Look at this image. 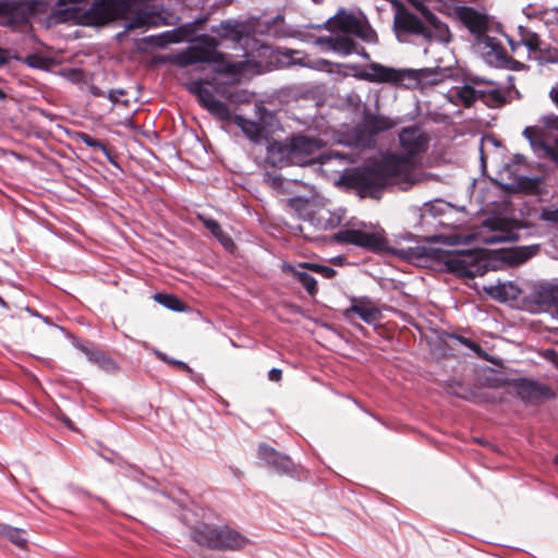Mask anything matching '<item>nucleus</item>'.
<instances>
[{
	"mask_svg": "<svg viewBox=\"0 0 558 558\" xmlns=\"http://www.w3.org/2000/svg\"><path fill=\"white\" fill-rule=\"evenodd\" d=\"M154 299L165 307L173 312H183L185 308L184 303L177 296L168 293H156Z\"/></svg>",
	"mask_w": 558,
	"mask_h": 558,
	"instance_id": "obj_34",
	"label": "nucleus"
},
{
	"mask_svg": "<svg viewBox=\"0 0 558 558\" xmlns=\"http://www.w3.org/2000/svg\"><path fill=\"white\" fill-rule=\"evenodd\" d=\"M451 338L456 339L457 341H459L462 345L466 347L468 349L472 350L473 352H475L477 355H482V353L484 352L483 349L481 348V345L476 342H474L473 340L469 339V338H465L463 336H460V335H450Z\"/></svg>",
	"mask_w": 558,
	"mask_h": 558,
	"instance_id": "obj_37",
	"label": "nucleus"
},
{
	"mask_svg": "<svg viewBox=\"0 0 558 558\" xmlns=\"http://www.w3.org/2000/svg\"><path fill=\"white\" fill-rule=\"evenodd\" d=\"M324 26L331 34L316 38L315 44L323 51H332L340 56L359 53V45L353 37L367 43H375L377 39L375 31L362 13L348 12L344 9L329 17Z\"/></svg>",
	"mask_w": 558,
	"mask_h": 558,
	"instance_id": "obj_3",
	"label": "nucleus"
},
{
	"mask_svg": "<svg viewBox=\"0 0 558 558\" xmlns=\"http://www.w3.org/2000/svg\"><path fill=\"white\" fill-rule=\"evenodd\" d=\"M539 245L518 246L510 252V260L514 264H522L536 255Z\"/></svg>",
	"mask_w": 558,
	"mask_h": 558,
	"instance_id": "obj_32",
	"label": "nucleus"
},
{
	"mask_svg": "<svg viewBox=\"0 0 558 558\" xmlns=\"http://www.w3.org/2000/svg\"><path fill=\"white\" fill-rule=\"evenodd\" d=\"M395 25L399 31L404 33L421 35L426 38L432 37V33L425 24L416 15L409 12L397 14Z\"/></svg>",
	"mask_w": 558,
	"mask_h": 558,
	"instance_id": "obj_19",
	"label": "nucleus"
},
{
	"mask_svg": "<svg viewBox=\"0 0 558 558\" xmlns=\"http://www.w3.org/2000/svg\"><path fill=\"white\" fill-rule=\"evenodd\" d=\"M90 362L96 364L102 371L110 374H113L119 369V365L117 364V362L107 354H105L104 352H101L100 350Z\"/></svg>",
	"mask_w": 558,
	"mask_h": 558,
	"instance_id": "obj_35",
	"label": "nucleus"
},
{
	"mask_svg": "<svg viewBox=\"0 0 558 558\" xmlns=\"http://www.w3.org/2000/svg\"><path fill=\"white\" fill-rule=\"evenodd\" d=\"M480 100L490 108L501 107L506 102L505 96L495 83L487 88H481Z\"/></svg>",
	"mask_w": 558,
	"mask_h": 558,
	"instance_id": "obj_25",
	"label": "nucleus"
},
{
	"mask_svg": "<svg viewBox=\"0 0 558 558\" xmlns=\"http://www.w3.org/2000/svg\"><path fill=\"white\" fill-rule=\"evenodd\" d=\"M40 319H43L46 324L50 325L49 318L41 315Z\"/></svg>",
	"mask_w": 558,
	"mask_h": 558,
	"instance_id": "obj_57",
	"label": "nucleus"
},
{
	"mask_svg": "<svg viewBox=\"0 0 558 558\" xmlns=\"http://www.w3.org/2000/svg\"><path fill=\"white\" fill-rule=\"evenodd\" d=\"M197 513L187 509L181 514L190 529L191 539L199 546L214 550H239L248 544L247 537L227 524H214L197 520Z\"/></svg>",
	"mask_w": 558,
	"mask_h": 558,
	"instance_id": "obj_4",
	"label": "nucleus"
},
{
	"mask_svg": "<svg viewBox=\"0 0 558 558\" xmlns=\"http://www.w3.org/2000/svg\"><path fill=\"white\" fill-rule=\"evenodd\" d=\"M218 41L216 38L203 34L197 36L193 44L185 50L165 58V61L175 66L184 68L197 63H209L216 65L218 73L228 75H243L246 73H259L262 68L253 53L245 50L244 60L231 61L222 52H219Z\"/></svg>",
	"mask_w": 558,
	"mask_h": 558,
	"instance_id": "obj_2",
	"label": "nucleus"
},
{
	"mask_svg": "<svg viewBox=\"0 0 558 558\" xmlns=\"http://www.w3.org/2000/svg\"><path fill=\"white\" fill-rule=\"evenodd\" d=\"M265 162L271 167L282 168L294 165L290 137L284 141H270L266 147Z\"/></svg>",
	"mask_w": 558,
	"mask_h": 558,
	"instance_id": "obj_13",
	"label": "nucleus"
},
{
	"mask_svg": "<svg viewBox=\"0 0 558 558\" xmlns=\"http://www.w3.org/2000/svg\"><path fill=\"white\" fill-rule=\"evenodd\" d=\"M215 88V92L223 97H226L228 100L230 101H233V102H238V101H242V98L240 97V95L238 94H231V93H227V90L225 89L223 86H221L220 84H216L214 86Z\"/></svg>",
	"mask_w": 558,
	"mask_h": 558,
	"instance_id": "obj_42",
	"label": "nucleus"
},
{
	"mask_svg": "<svg viewBox=\"0 0 558 558\" xmlns=\"http://www.w3.org/2000/svg\"><path fill=\"white\" fill-rule=\"evenodd\" d=\"M80 140L82 141V143H84L86 146L88 147H92V148H96V149H99L101 150L102 153H105L106 155H109V151L106 147L105 144H102L100 141H98L97 138L90 136L89 134L87 133H81L78 135Z\"/></svg>",
	"mask_w": 558,
	"mask_h": 558,
	"instance_id": "obj_36",
	"label": "nucleus"
},
{
	"mask_svg": "<svg viewBox=\"0 0 558 558\" xmlns=\"http://www.w3.org/2000/svg\"><path fill=\"white\" fill-rule=\"evenodd\" d=\"M291 63L292 64H300V65L308 66V68L312 66L311 64L304 62L303 58H298V57H292L291 58Z\"/></svg>",
	"mask_w": 558,
	"mask_h": 558,
	"instance_id": "obj_52",
	"label": "nucleus"
},
{
	"mask_svg": "<svg viewBox=\"0 0 558 558\" xmlns=\"http://www.w3.org/2000/svg\"><path fill=\"white\" fill-rule=\"evenodd\" d=\"M293 163L296 166L310 165L320 157L324 146L322 140L305 135L290 136Z\"/></svg>",
	"mask_w": 558,
	"mask_h": 558,
	"instance_id": "obj_12",
	"label": "nucleus"
},
{
	"mask_svg": "<svg viewBox=\"0 0 558 558\" xmlns=\"http://www.w3.org/2000/svg\"><path fill=\"white\" fill-rule=\"evenodd\" d=\"M437 31L448 32L446 25L441 24L437 16L425 5L424 0H408Z\"/></svg>",
	"mask_w": 558,
	"mask_h": 558,
	"instance_id": "obj_30",
	"label": "nucleus"
},
{
	"mask_svg": "<svg viewBox=\"0 0 558 558\" xmlns=\"http://www.w3.org/2000/svg\"><path fill=\"white\" fill-rule=\"evenodd\" d=\"M510 385L524 401H534L549 396V389L546 386L531 379L515 378L511 380Z\"/></svg>",
	"mask_w": 558,
	"mask_h": 558,
	"instance_id": "obj_17",
	"label": "nucleus"
},
{
	"mask_svg": "<svg viewBox=\"0 0 558 558\" xmlns=\"http://www.w3.org/2000/svg\"><path fill=\"white\" fill-rule=\"evenodd\" d=\"M542 123L547 130H556L558 131V116L556 114H547L542 118Z\"/></svg>",
	"mask_w": 558,
	"mask_h": 558,
	"instance_id": "obj_41",
	"label": "nucleus"
},
{
	"mask_svg": "<svg viewBox=\"0 0 558 558\" xmlns=\"http://www.w3.org/2000/svg\"><path fill=\"white\" fill-rule=\"evenodd\" d=\"M430 256L442 264L447 271L460 277L475 278L487 271V264L480 253L471 250H433Z\"/></svg>",
	"mask_w": 558,
	"mask_h": 558,
	"instance_id": "obj_7",
	"label": "nucleus"
},
{
	"mask_svg": "<svg viewBox=\"0 0 558 558\" xmlns=\"http://www.w3.org/2000/svg\"><path fill=\"white\" fill-rule=\"evenodd\" d=\"M400 151L387 154L385 167L401 175L400 190L408 191L414 185L435 178L421 167L420 158L427 150L429 138L417 125L403 128L399 134Z\"/></svg>",
	"mask_w": 558,
	"mask_h": 558,
	"instance_id": "obj_1",
	"label": "nucleus"
},
{
	"mask_svg": "<svg viewBox=\"0 0 558 558\" xmlns=\"http://www.w3.org/2000/svg\"><path fill=\"white\" fill-rule=\"evenodd\" d=\"M523 134L529 140L533 150L539 157L556 160L557 153L555 148L551 145L545 143L542 138H539L537 128L526 126L523 131Z\"/></svg>",
	"mask_w": 558,
	"mask_h": 558,
	"instance_id": "obj_21",
	"label": "nucleus"
},
{
	"mask_svg": "<svg viewBox=\"0 0 558 558\" xmlns=\"http://www.w3.org/2000/svg\"><path fill=\"white\" fill-rule=\"evenodd\" d=\"M313 1H314L315 3H318V2H320L322 0H313Z\"/></svg>",
	"mask_w": 558,
	"mask_h": 558,
	"instance_id": "obj_62",
	"label": "nucleus"
},
{
	"mask_svg": "<svg viewBox=\"0 0 558 558\" xmlns=\"http://www.w3.org/2000/svg\"><path fill=\"white\" fill-rule=\"evenodd\" d=\"M306 267L307 266H304L303 264L300 266V268L288 266V269L294 275L299 282L308 292V294L315 295L317 293V282L316 279L311 274L304 270V268Z\"/></svg>",
	"mask_w": 558,
	"mask_h": 558,
	"instance_id": "obj_27",
	"label": "nucleus"
},
{
	"mask_svg": "<svg viewBox=\"0 0 558 558\" xmlns=\"http://www.w3.org/2000/svg\"><path fill=\"white\" fill-rule=\"evenodd\" d=\"M542 218L547 221L558 222V208L545 209L542 214Z\"/></svg>",
	"mask_w": 558,
	"mask_h": 558,
	"instance_id": "obj_46",
	"label": "nucleus"
},
{
	"mask_svg": "<svg viewBox=\"0 0 558 558\" xmlns=\"http://www.w3.org/2000/svg\"><path fill=\"white\" fill-rule=\"evenodd\" d=\"M331 156H333L336 158H339V159H343L344 158V155L341 154V153H338V151H332Z\"/></svg>",
	"mask_w": 558,
	"mask_h": 558,
	"instance_id": "obj_55",
	"label": "nucleus"
},
{
	"mask_svg": "<svg viewBox=\"0 0 558 558\" xmlns=\"http://www.w3.org/2000/svg\"><path fill=\"white\" fill-rule=\"evenodd\" d=\"M64 423L70 427L73 428L72 422L70 418H64Z\"/></svg>",
	"mask_w": 558,
	"mask_h": 558,
	"instance_id": "obj_56",
	"label": "nucleus"
},
{
	"mask_svg": "<svg viewBox=\"0 0 558 558\" xmlns=\"http://www.w3.org/2000/svg\"><path fill=\"white\" fill-rule=\"evenodd\" d=\"M180 41V36L175 31L171 32H165L162 33L159 38L157 45L162 47L168 44H174Z\"/></svg>",
	"mask_w": 558,
	"mask_h": 558,
	"instance_id": "obj_39",
	"label": "nucleus"
},
{
	"mask_svg": "<svg viewBox=\"0 0 558 558\" xmlns=\"http://www.w3.org/2000/svg\"><path fill=\"white\" fill-rule=\"evenodd\" d=\"M89 93L95 97H107V93L95 85L89 87Z\"/></svg>",
	"mask_w": 558,
	"mask_h": 558,
	"instance_id": "obj_49",
	"label": "nucleus"
},
{
	"mask_svg": "<svg viewBox=\"0 0 558 558\" xmlns=\"http://www.w3.org/2000/svg\"><path fill=\"white\" fill-rule=\"evenodd\" d=\"M359 77L371 83L399 85L404 81H418L422 77V71L395 69L377 62H372L362 72H360Z\"/></svg>",
	"mask_w": 558,
	"mask_h": 558,
	"instance_id": "obj_11",
	"label": "nucleus"
},
{
	"mask_svg": "<svg viewBox=\"0 0 558 558\" xmlns=\"http://www.w3.org/2000/svg\"><path fill=\"white\" fill-rule=\"evenodd\" d=\"M482 44L488 50L484 52L486 62L496 68L511 69L514 63L513 59L510 58L500 43L490 36H485L482 39Z\"/></svg>",
	"mask_w": 558,
	"mask_h": 558,
	"instance_id": "obj_15",
	"label": "nucleus"
},
{
	"mask_svg": "<svg viewBox=\"0 0 558 558\" xmlns=\"http://www.w3.org/2000/svg\"><path fill=\"white\" fill-rule=\"evenodd\" d=\"M481 88H476L471 84H464L461 86L456 96L465 106L471 107L475 101L480 100Z\"/></svg>",
	"mask_w": 558,
	"mask_h": 558,
	"instance_id": "obj_31",
	"label": "nucleus"
},
{
	"mask_svg": "<svg viewBox=\"0 0 558 558\" xmlns=\"http://www.w3.org/2000/svg\"><path fill=\"white\" fill-rule=\"evenodd\" d=\"M363 56H364L365 58H369V54H368L367 52H364V53H363Z\"/></svg>",
	"mask_w": 558,
	"mask_h": 558,
	"instance_id": "obj_60",
	"label": "nucleus"
},
{
	"mask_svg": "<svg viewBox=\"0 0 558 558\" xmlns=\"http://www.w3.org/2000/svg\"><path fill=\"white\" fill-rule=\"evenodd\" d=\"M508 43L510 45V48H511L512 52H517L518 49L522 46L521 40L520 41H514L512 39H509Z\"/></svg>",
	"mask_w": 558,
	"mask_h": 558,
	"instance_id": "obj_53",
	"label": "nucleus"
},
{
	"mask_svg": "<svg viewBox=\"0 0 558 558\" xmlns=\"http://www.w3.org/2000/svg\"><path fill=\"white\" fill-rule=\"evenodd\" d=\"M517 238L518 236L513 231L492 228L486 234L483 235V242L486 244H496L515 241Z\"/></svg>",
	"mask_w": 558,
	"mask_h": 558,
	"instance_id": "obj_29",
	"label": "nucleus"
},
{
	"mask_svg": "<svg viewBox=\"0 0 558 558\" xmlns=\"http://www.w3.org/2000/svg\"><path fill=\"white\" fill-rule=\"evenodd\" d=\"M519 34L522 46L526 47L529 52L537 53L541 51L542 40L536 33L523 26H519Z\"/></svg>",
	"mask_w": 558,
	"mask_h": 558,
	"instance_id": "obj_28",
	"label": "nucleus"
},
{
	"mask_svg": "<svg viewBox=\"0 0 558 558\" xmlns=\"http://www.w3.org/2000/svg\"><path fill=\"white\" fill-rule=\"evenodd\" d=\"M343 215L344 210L341 208L331 211L326 207H319L311 213L308 221L315 229L329 230L340 226Z\"/></svg>",
	"mask_w": 558,
	"mask_h": 558,
	"instance_id": "obj_16",
	"label": "nucleus"
},
{
	"mask_svg": "<svg viewBox=\"0 0 558 558\" xmlns=\"http://www.w3.org/2000/svg\"><path fill=\"white\" fill-rule=\"evenodd\" d=\"M533 300L536 304L546 308H556L558 312V284H541L533 291Z\"/></svg>",
	"mask_w": 558,
	"mask_h": 558,
	"instance_id": "obj_20",
	"label": "nucleus"
},
{
	"mask_svg": "<svg viewBox=\"0 0 558 558\" xmlns=\"http://www.w3.org/2000/svg\"><path fill=\"white\" fill-rule=\"evenodd\" d=\"M204 227L211 232V234L221 243L227 250L234 247V242L231 236L226 233L218 221L211 218L202 219Z\"/></svg>",
	"mask_w": 558,
	"mask_h": 558,
	"instance_id": "obj_24",
	"label": "nucleus"
},
{
	"mask_svg": "<svg viewBox=\"0 0 558 558\" xmlns=\"http://www.w3.org/2000/svg\"><path fill=\"white\" fill-rule=\"evenodd\" d=\"M282 376V371L280 368H271L268 372V378L271 381H279Z\"/></svg>",
	"mask_w": 558,
	"mask_h": 558,
	"instance_id": "obj_48",
	"label": "nucleus"
},
{
	"mask_svg": "<svg viewBox=\"0 0 558 558\" xmlns=\"http://www.w3.org/2000/svg\"><path fill=\"white\" fill-rule=\"evenodd\" d=\"M0 535L20 548H24L27 544V532L22 529L0 523Z\"/></svg>",
	"mask_w": 558,
	"mask_h": 558,
	"instance_id": "obj_26",
	"label": "nucleus"
},
{
	"mask_svg": "<svg viewBox=\"0 0 558 558\" xmlns=\"http://www.w3.org/2000/svg\"><path fill=\"white\" fill-rule=\"evenodd\" d=\"M0 304L4 305V301L0 298Z\"/></svg>",
	"mask_w": 558,
	"mask_h": 558,
	"instance_id": "obj_61",
	"label": "nucleus"
},
{
	"mask_svg": "<svg viewBox=\"0 0 558 558\" xmlns=\"http://www.w3.org/2000/svg\"><path fill=\"white\" fill-rule=\"evenodd\" d=\"M555 460H556V463L558 464V456L556 457V459H555Z\"/></svg>",
	"mask_w": 558,
	"mask_h": 558,
	"instance_id": "obj_63",
	"label": "nucleus"
},
{
	"mask_svg": "<svg viewBox=\"0 0 558 558\" xmlns=\"http://www.w3.org/2000/svg\"><path fill=\"white\" fill-rule=\"evenodd\" d=\"M218 34L221 38L230 39L236 44L247 45L251 38L244 36V27L231 21L220 23Z\"/></svg>",
	"mask_w": 558,
	"mask_h": 558,
	"instance_id": "obj_22",
	"label": "nucleus"
},
{
	"mask_svg": "<svg viewBox=\"0 0 558 558\" xmlns=\"http://www.w3.org/2000/svg\"><path fill=\"white\" fill-rule=\"evenodd\" d=\"M333 238L338 243L352 244L372 252H383L387 248L385 231L381 228L371 231L360 228H342Z\"/></svg>",
	"mask_w": 558,
	"mask_h": 558,
	"instance_id": "obj_10",
	"label": "nucleus"
},
{
	"mask_svg": "<svg viewBox=\"0 0 558 558\" xmlns=\"http://www.w3.org/2000/svg\"><path fill=\"white\" fill-rule=\"evenodd\" d=\"M125 95V90L122 89V88H117V89H110L108 93H107V98L112 102V104H117L119 101V98L121 96Z\"/></svg>",
	"mask_w": 558,
	"mask_h": 558,
	"instance_id": "obj_45",
	"label": "nucleus"
},
{
	"mask_svg": "<svg viewBox=\"0 0 558 558\" xmlns=\"http://www.w3.org/2000/svg\"><path fill=\"white\" fill-rule=\"evenodd\" d=\"M75 348L80 350L89 362L95 357V355L99 351L98 349H95L93 345L83 342H76Z\"/></svg>",
	"mask_w": 558,
	"mask_h": 558,
	"instance_id": "obj_40",
	"label": "nucleus"
},
{
	"mask_svg": "<svg viewBox=\"0 0 558 558\" xmlns=\"http://www.w3.org/2000/svg\"><path fill=\"white\" fill-rule=\"evenodd\" d=\"M401 175L390 172L385 167V157L371 167H357L344 173L341 181L362 197L378 199L385 186L395 184L400 189Z\"/></svg>",
	"mask_w": 558,
	"mask_h": 558,
	"instance_id": "obj_5",
	"label": "nucleus"
},
{
	"mask_svg": "<svg viewBox=\"0 0 558 558\" xmlns=\"http://www.w3.org/2000/svg\"><path fill=\"white\" fill-rule=\"evenodd\" d=\"M469 81L473 85H483V84H486L487 86L494 85L493 81L485 80L484 77H481V76H471L469 78Z\"/></svg>",
	"mask_w": 558,
	"mask_h": 558,
	"instance_id": "obj_47",
	"label": "nucleus"
},
{
	"mask_svg": "<svg viewBox=\"0 0 558 558\" xmlns=\"http://www.w3.org/2000/svg\"><path fill=\"white\" fill-rule=\"evenodd\" d=\"M459 16L465 26L476 34H481L485 29V21L483 16L473 8L462 7Z\"/></svg>",
	"mask_w": 558,
	"mask_h": 558,
	"instance_id": "obj_23",
	"label": "nucleus"
},
{
	"mask_svg": "<svg viewBox=\"0 0 558 558\" xmlns=\"http://www.w3.org/2000/svg\"><path fill=\"white\" fill-rule=\"evenodd\" d=\"M423 252H425L424 247H415V248H409L407 251L401 250L399 252V255L405 258H418L423 256Z\"/></svg>",
	"mask_w": 558,
	"mask_h": 558,
	"instance_id": "obj_44",
	"label": "nucleus"
},
{
	"mask_svg": "<svg viewBox=\"0 0 558 558\" xmlns=\"http://www.w3.org/2000/svg\"><path fill=\"white\" fill-rule=\"evenodd\" d=\"M397 125V121L390 117L375 113H365L362 125L353 131L351 145L356 148H374L376 146V136L379 133L388 131Z\"/></svg>",
	"mask_w": 558,
	"mask_h": 558,
	"instance_id": "obj_9",
	"label": "nucleus"
},
{
	"mask_svg": "<svg viewBox=\"0 0 558 558\" xmlns=\"http://www.w3.org/2000/svg\"><path fill=\"white\" fill-rule=\"evenodd\" d=\"M348 312L355 313L363 322L367 324L375 323L379 317V311L374 306L354 304L349 308Z\"/></svg>",
	"mask_w": 558,
	"mask_h": 558,
	"instance_id": "obj_33",
	"label": "nucleus"
},
{
	"mask_svg": "<svg viewBox=\"0 0 558 558\" xmlns=\"http://www.w3.org/2000/svg\"><path fill=\"white\" fill-rule=\"evenodd\" d=\"M4 98H5V94H4V92H2V90L0 89V99H4Z\"/></svg>",
	"mask_w": 558,
	"mask_h": 558,
	"instance_id": "obj_58",
	"label": "nucleus"
},
{
	"mask_svg": "<svg viewBox=\"0 0 558 558\" xmlns=\"http://www.w3.org/2000/svg\"><path fill=\"white\" fill-rule=\"evenodd\" d=\"M113 17L112 3L110 0H97L84 13L75 20L82 24L101 25L110 22Z\"/></svg>",
	"mask_w": 558,
	"mask_h": 558,
	"instance_id": "obj_14",
	"label": "nucleus"
},
{
	"mask_svg": "<svg viewBox=\"0 0 558 558\" xmlns=\"http://www.w3.org/2000/svg\"><path fill=\"white\" fill-rule=\"evenodd\" d=\"M157 354H158L159 359H161L162 361H166V362H168L170 364H173V365H175V366H178V367H180V368H182V369H184V371H186L189 373H193L191 367L185 362L179 361V360H174V359H169V357H167L166 354L160 353V352H158Z\"/></svg>",
	"mask_w": 558,
	"mask_h": 558,
	"instance_id": "obj_43",
	"label": "nucleus"
},
{
	"mask_svg": "<svg viewBox=\"0 0 558 558\" xmlns=\"http://www.w3.org/2000/svg\"><path fill=\"white\" fill-rule=\"evenodd\" d=\"M291 202L294 204V203L301 202V199L300 198H293Z\"/></svg>",
	"mask_w": 558,
	"mask_h": 558,
	"instance_id": "obj_59",
	"label": "nucleus"
},
{
	"mask_svg": "<svg viewBox=\"0 0 558 558\" xmlns=\"http://www.w3.org/2000/svg\"><path fill=\"white\" fill-rule=\"evenodd\" d=\"M187 89L197 97L201 106L210 114L221 121L233 120L234 124L241 129L244 135L254 143H258L262 140L263 126L258 122L240 114L232 116L229 107L223 101L215 98L213 90L202 80L192 81Z\"/></svg>",
	"mask_w": 558,
	"mask_h": 558,
	"instance_id": "obj_6",
	"label": "nucleus"
},
{
	"mask_svg": "<svg viewBox=\"0 0 558 558\" xmlns=\"http://www.w3.org/2000/svg\"><path fill=\"white\" fill-rule=\"evenodd\" d=\"M26 310H27V312H28L31 315H33V316H35V317H38V318H40V317H41V315H40V314H38L36 311H33V310H31L29 307H27Z\"/></svg>",
	"mask_w": 558,
	"mask_h": 558,
	"instance_id": "obj_54",
	"label": "nucleus"
},
{
	"mask_svg": "<svg viewBox=\"0 0 558 558\" xmlns=\"http://www.w3.org/2000/svg\"><path fill=\"white\" fill-rule=\"evenodd\" d=\"M258 457L277 472L289 473L292 470L293 463L288 456L280 454L274 448L265 444L259 445Z\"/></svg>",
	"mask_w": 558,
	"mask_h": 558,
	"instance_id": "obj_18",
	"label": "nucleus"
},
{
	"mask_svg": "<svg viewBox=\"0 0 558 558\" xmlns=\"http://www.w3.org/2000/svg\"><path fill=\"white\" fill-rule=\"evenodd\" d=\"M43 2L37 0H0V25L12 29H22L29 17L39 12Z\"/></svg>",
	"mask_w": 558,
	"mask_h": 558,
	"instance_id": "obj_8",
	"label": "nucleus"
},
{
	"mask_svg": "<svg viewBox=\"0 0 558 558\" xmlns=\"http://www.w3.org/2000/svg\"><path fill=\"white\" fill-rule=\"evenodd\" d=\"M9 62L8 53L5 50L0 48V68Z\"/></svg>",
	"mask_w": 558,
	"mask_h": 558,
	"instance_id": "obj_51",
	"label": "nucleus"
},
{
	"mask_svg": "<svg viewBox=\"0 0 558 558\" xmlns=\"http://www.w3.org/2000/svg\"><path fill=\"white\" fill-rule=\"evenodd\" d=\"M304 266H308L310 269L319 274L326 279H331L337 275V271L328 266L319 265V264H304Z\"/></svg>",
	"mask_w": 558,
	"mask_h": 558,
	"instance_id": "obj_38",
	"label": "nucleus"
},
{
	"mask_svg": "<svg viewBox=\"0 0 558 558\" xmlns=\"http://www.w3.org/2000/svg\"><path fill=\"white\" fill-rule=\"evenodd\" d=\"M549 96L553 102L558 107V84L550 89Z\"/></svg>",
	"mask_w": 558,
	"mask_h": 558,
	"instance_id": "obj_50",
	"label": "nucleus"
}]
</instances>
